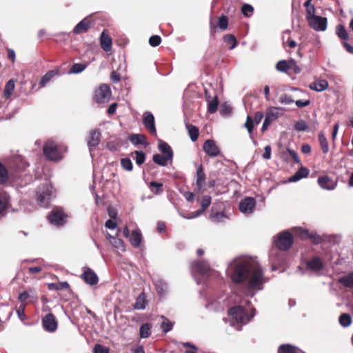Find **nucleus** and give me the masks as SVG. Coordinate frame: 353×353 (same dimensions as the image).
I'll use <instances>...</instances> for the list:
<instances>
[{
	"instance_id": "nucleus-45",
	"label": "nucleus",
	"mask_w": 353,
	"mask_h": 353,
	"mask_svg": "<svg viewBox=\"0 0 353 353\" xmlns=\"http://www.w3.org/2000/svg\"><path fill=\"white\" fill-rule=\"evenodd\" d=\"M87 68L86 64L74 63L69 70V74H78L83 72Z\"/></svg>"
},
{
	"instance_id": "nucleus-48",
	"label": "nucleus",
	"mask_w": 353,
	"mask_h": 353,
	"mask_svg": "<svg viewBox=\"0 0 353 353\" xmlns=\"http://www.w3.org/2000/svg\"><path fill=\"white\" fill-rule=\"evenodd\" d=\"M14 162L17 164V170H24L27 166H28V164L26 163V161L20 157H15Z\"/></svg>"
},
{
	"instance_id": "nucleus-33",
	"label": "nucleus",
	"mask_w": 353,
	"mask_h": 353,
	"mask_svg": "<svg viewBox=\"0 0 353 353\" xmlns=\"http://www.w3.org/2000/svg\"><path fill=\"white\" fill-rule=\"evenodd\" d=\"M319 141L323 154H327L329 152V145L327 140L323 132L319 134Z\"/></svg>"
},
{
	"instance_id": "nucleus-53",
	"label": "nucleus",
	"mask_w": 353,
	"mask_h": 353,
	"mask_svg": "<svg viewBox=\"0 0 353 353\" xmlns=\"http://www.w3.org/2000/svg\"><path fill=\"white\" fill-rule=\"evenodd\" d=\"M154 285L159 293H163L167 288V284L162 280H157Z\"/></svg>"
},
{
	"instance_id": "nucleus-20",
	"label": "nucleus",
	"mask_w": 353,
	"mask_h": 353,
	"mask_svg": "<svg viewBox=\"0 0 353 353\" xmlns=\"http://www.w3.org/2000/svg\"><path fill=\"white\" fill-rule=\"evenodd\" d=\"M28 299H30L31 301H36L38 299L35 289L28 288L27 290L24 291L19 295V300L21 302L26 301Z\"/></svg>"
},
{
	"instance_id": "nucleus-17",
	"label": "nucleus",
	"mask_w": 353,
	"mask_h": 353,
	"mask_svg": "<svg viewBox=\"0 0 353 353\" xmlns=\"http://www.w3.org/2000/svg\"><path fill=\"white\" fill-rule=\"evenodd\" d=\"M192 271L201 274L207 275L210 271L209 264L205 261H199L192 264Z\"/></svg>"
},
{
	"instance_id": "nucleus-37",
	"label": "nucleus",
	"mask_w": 353,
	"mask_h": 353,
	"mask_svg": "<svg viewBox=\"0 0 353 353\" xmlns=\"http://www.w3.org/2000/svg\"><path fill=\"white\" fill-rule=\"evenodd\" d=\"M299 349L290 344L281 345L279 348V353H298Z\"/></svg>"
},
{
	"instance_id": "nucleus-51",
	"label": "nucleus",
	"mask_w": 353,
	"mask_h": 353,
	"mask_svg": "<svg viewBox=\"0 0 353 353\" xmlns=\"http://www.w3.org/2000/svg\"><path fill=\"white\" fill-rule=\"evenodd\" d=\"M279 102L282 104H291L294 102L292 96L283 94H281L279 97Z\"/></svg>"
},
{
	"instance_id": "nucleus-9",
	"label": "nucleus",
	"mask_w": 353,
	"mask_h": 353,
	"mask_svg": "<svg viewBox=\"0 0 353 353\" xmlns=\"http://www.w3.org/2000/svg\"><path fill=\"white\" fill-rule=\"evenodd\" d=\"M256 207V201L252 197H246L239 203V210L243 214H251Z\"/></svg>"
},
{
	"instance_id": "nucleus-18",
	"label": "nucleus",
	"mask_w": 353,
	"mask_h": 353,
	"mask_svg": "<svg viewBox=\"0 0 353 353\" xmlns=\"http://www.w3.org/2000/svg\"><path fill=\"white\" fill-rule=\"evenodd\" d=\"M81 277L87 284L90 285H96L99 281L97 275L90 268L84 271Z\"/></svg>"
},
{
	"instance_id": "nucleus-36",
	"label": "nucleus",
	"mask_w": 353,
	"mask_h": 353,
	"mask_svg": "<svg viewBox=\"0 0 353 353\" xmlns=\"http://www.w3.org/2000/svg\"><path fill=\"white\" fill-rule=\"evenodd\" d=\"M152 325L150 323L143 324L139 329L140 337L142 339L148 338L151 333Z\"/></svg>"
},
{
	"instance_id": "nucleus-40",
	"label": "nucleus",
	"mask_w": 353,
	"mask_h": 353,
	"mask_svg": "<svg viewBox=\"0 0 353 353\" xmlns=\"http://www.w3.org/2000/svg\"><path fill=\"white\" fill-rule=\"evenodd\" d=\"M110 243L114 248L117 249H119L121 251H125V250L123 241L117 236L112 238V239L110 241Z\"/></svg>"
},
{
	"instance_id": "nucleus-63",
	"label": "nucleus",
	"mask_w": 353,
	"mask_h": 353,
	"mask_svg": "<svg viewBox=\"0 0 353 353\" xmlns=\"http://www.w3.org/2000/svg\"><path fill=\"white\" fill-rule=\"evenodd\" d=\"M105 226L108 229H115L117 226V224L115 221H112V219H108L105 223Z\"/></svg>"
},
{
	"instance_id": "nucleus-58",
	"label": "nucleus",
	"mask_w": 353,
	"mask_h": 353,
	"mask_svg": "<svg viewBox=\"0 0 353 353\" xmlns=\"http://www.w3.org/2000/svg\"><path fill=\"white\" fill-rule=\"evenodd\" d=\"M161 41V39L158 35H153L149 39V43L153 47L158 46Z\"/></svg>"
},
{
	"instance_id": "nucleus-60",
	"label": "nucleus",
	"mask_w": 353,
	"mask_h": 353,
	"mask_svg": "<svg viewBox=\"0 0 353 353\" xmlns=\"http://www.w3.org/2000/svg\"><path fill=\"white\" fill-rule=\"evenodd\" d=\"M315 15V8L314 6H310L306 8V19L307 21L311 19L312 17H316Z\"/></svg>"
},
{
	"instance_id": "nucleus-19",
	"label": "nucleus",
	"mask_w": 353,
	"mask_h": 353,
	"mask_svg": "<svg viewBox=\"0 0 353 353\" xmlns=\"http://www.w3.org/2000/svg\"><path fill=\"white\" fill-rule=\"evenodd\" d=\"M100 132L97 130H92L90 132L88 137V145L91 151L92 148H95L100 142Z\"/></svg>"
},
{
	"instance_id": "nucleus-30",
	"label": "nucleus",
	"mask_w": 353,
	"mask_h": 353,
	"mask_svg": "<svg viewBox=\"0 0 353 353\" xmlns=\"http://www.w3.org/2000/svg\"><path fill=\"white\" fill-rule=\"evenodd\" d=\"M153 161L161 166H165L168 164L169 161H172L170 158H168L165 155H161L159 154H156L153 155L152 157Z\"/></svg>"
},
{
	"instance_id": "nucleus-41",
	"label": "nucleus",
	"mask_w": 353,
	"mask_h": 353,
	"mask_svg": "<svg viewBox=\"0 0 353 353\" xmlns=\"http://www.w3.org/2000/svg\"><path fill=\"white\" fill-rule=\"evenodd\" d=\"M339 323L341 326L346 327L352 323V318L350 314L344 313L339 316Z\"/></svg>"
},
{
	"instance_id": "nucleus-52",
	"label": "nucleus",
	"mask_w": 353,
	"mask_h": 353,
	"mask_svg": "<svg viewBox=\"0 0 353 353\" xmlns=\"http://www.w3.org/2000/svg\"><path fill=\"white\" fill-rule=\"evenodd\" d=\"M219 27L223 30H225L227 29L228 26V17L223 15L219 19L218 22Z\"/></svg>"
},
{
	"instance_id": "nucleus-32",
	"label": "nucleus",
	"mask_w": 353,
	"mask_h": 353,
	"mask_svg": "<svg viewBox=\"0 0 353 353\" xmlns=\"http://www.w3.org/2000/svg\"><path fill=\"white\" fill-rule=\"evenodd\" d=\"M9 196L4 191H0V213L3 212L8 207Z\"/></svg>"
},
{
	"instance_id": "nucleus-46",
	"label": "nucleus",
	"mask_w": 353,
	"mask_h": 353,
	"mask_svg": "<svg viewBox=\"0 0 353 353\" xmlns=\"http://www.w3.org/2000/svg\"><path fill=\"white\" fill-rule=\"evenodd\" d=\"M244 127L247 129L250 136V138L252 139V134L254 129V121L252 118L249 115L246 118V121L244 123Z\"/></svg>"
},
{
	"instance_id": "nucleus-62",
	"label": "nucleus",
	"mask_w": 353,
	"mask_h": 353,
	"mask_svg": "<svg viewBox=\"0 0 353 353\" xmlns=\"http://www.w3.org/2000/svg\"><path fill=\"white\" fill-rule=\"evenodd\" d=\"M263 158L265 159H270L271 158V147L270 145H266L264 148Z\"/></svg>"
},
{
	"instance_id": "nucleus-7",
	"label": "nucleus",
	"mask_w": 353,
	"mask_h": 353,
	"mask_svg": "<svg viewBox=\"0 0 353 353\" xmlns=\"http://www.w3.org/2000/svg\"><path fill=\"white\" fill-rule=\"evenodd\" d=\"M310 27L316 31H325L327 28V18L316 16L308 21Z\"/></svg>"
},
{
	"instance_id": "nucleus-14",
	"label": "nucleus",
	"mask_w": 353,
	"mask_h": 353,
	"mask_svg": "<svg viewBox=\"0 0 353 353\" xmlns=\"http://www.w3.org/2000/svg\"><path fill=\"white\" fill-rule=\"evenodd\" d=\"M42 322L44 329L48 332H54L57 328V321L54 316L51 313L46 315Z\"/></svg>"
},
{
	"instance_id": "nucleus-54",
	"label": "nucleus",
	"mask_w": 353,
	"mask_h": 353,
	"mask_svg": "<svg viewBox=\"0 0 353 353\" xmlns=\"http://www.w3.org/2000/svg\"><path fill=\"white\" fill-rule=\"evenodd\" d=\"M121 165L123 169L131 171L133 168L132 163L131 160L128 158L122 159L121 161Z\"/></svg>"
},
{
	"instance_id": "nucleus-3",
	"label": "nucleus",
	"mask_w": 353,
	"mask_h": 353,
	"mask_svg": "<svg viewBox=\"0 0 353 353\" xmlns=\"http://www.w3.org/2000/svg\"><path fill=\"white\" fill-rule=\"evenodd\" d=\"M43 154L50 161H59L63 156L59 147L52 140H48L43 145Z\"/></svg>"
},
{
	"instance_id": "nucleus-35",
	"label": "nucleus",
	"mask_w": 353,
	"mask_h": 353,
	"mask_svg": "<svg viewBox=\"0 0 353 353\" xmlns=\"http://www.w3.org/2000/svg\"><path fill=\"white\" fill-rule=\"evenodd\" d=\"M186 128L188 129L190 139L192 141H196L199 137V129L196 126L191 124H187Z\"/></svg>"
},
{
	"instance_id": "nucleus-44",
	"label": "nucleus",
	"mask_w": 353,
	"mask_h": 353,
	"mask_svg": "<svg viewBox=\"0 0 353 353\" xmlns=\"http://www.w3.org/2000/svg\"><path fill=\"white\" fill-rule=\"evenodd\" d=\"M145 137L143 134H132L130 137V141L134 145H140L144 143Z\"/></svg>"
},
{
	"instance_id": "nucleus-2",
	"label": "nucleus",
	"mask_w": 353,
	"mask_h": 353,
	"mask_svg": "<svg viewBox=\"0 0 353 353\" xmlns=\"http://www.w3.org/2000/svg\"><path fill=\"white\" fill-rule=\"evenodd\" d=\"M228 314L232 316V320L235 321L238 324L237 330H241V325L248 323L252 317L255 315V310L252 308L250 310V315L246 314V311L242 306H236L231 308L228 311Z\"/></svg>"
},
{
	"instance_id": "nucleus-22",
	"label": "nucleus",
	"mask_w": 353,
	"mask_h": 353,
	"mask_svg": "<svg viewBox=\"0 0 353 353\" xmlns=\"http://www.w3.org/2000/svg\"><path fill=\"white\" fill-rule=\"evenodd\" d=\"M205 96L207 101L208 102V112H210L211 114L214 113L217 110L218 104H219L217 97L215 96L212 99H210L211 97L206 90H205Z\"/></svg>"
},
{
	"instance_id": "nucleus-64",
	"label": "nucleus",
	"mask_w": 353,
	"mask_h": 353,
	"mask_svg": "<svg viewBox=\"0 0 353 353\" xmlns=\"http://www.w3.org/2000/svg\"><path fill=\"white\" fill-rule=\"evenodd\" d=\"M296 106L299 108H303L309 105L310 104V100H305V101H301V100H296L294 101Z\"/></svg>"
},
{
	"instance_id": "nucleus-61",
	"label": "nucleus",
	"mask_w": 353,
	"mask_h": 353,
	"mask_svg": "<svg viewBox=\"0 0 353 353\" xmlns=\"http://www.w3.org/2000/svg\"><path fill=\"white\" fill-rule=\"evenodd\" d=\"M263 116L264 115L262 112H261V111L256 112L254 114V118L252 119L254 123H255L256 124H259L261 121L262 119L263 118Z\"/></svg>"
},
{
	"instance_id": "nucleus-49",
	"label": "nucleus",
	"mask_w": 353,
	"mask_h": 353,
	"mask_svg": "<svg viewBox=\"0 0 353 353\" xmlns=\"http://www.w3.org/2000/svg\"><path fill=\"white\" fill-rule=\"evenodd\" d=\"M163 319L161 327L164 333H167L172 329L173 324L167 319L162 316Z\"/></svg>"
},
{
	"instance_id": "nucleus-39",
	"label": "nucleus",
	"mask_w": 353,
	"mask_h": 353,
	"mask_svg": "<svg viewBox=\"0 0 353 353\" xmlns=\"http://www.w3.org/2000/svg\"><path fill=\"white\" fill-rule=\"evenodd\" d=\"M145 298L144 293L140 294L136 299L134 308L136 310H143L145 307Z\"/></svg>"
},
{
	"instance_id": "nucleus-5",
	"label": "nucleus",
	"mask_w": 353,
	"mask_h": 353,
	"mask_svg": "<svg viewBox=\"0 0 353 353\" xmlns=\"http://www.w3.org/2000/svg\"><path fill=\"white\" fill-rule=\"evenodd\" d=\"M280 110H281L280 108L276 107H270L267 110L265 120L261 128L262 132L266 131L271 123L281 116Z\"/></svg>"
},
{
	"instance_id": "nucleus-26",
	"label": "nucleus",
	"mask_w": 353,
	"mask_h": 353,
	"mask_svg": "<svg viewBox=\"0 0 353 353\" xmlns=\"http://www.w3.org/2000/svg\"><path fill=\"white\" fill-rule=\"evenodd\" d=\"M159 150L163 155H165L168 158L172 159L173 157V152L171 147L165 142L160 141L159 144Z\"/></svg>"
},
{
	"instance_id": "nucleus-21",
	"label": "nucleus",
	"mask_w": 353,
	"mask_h": 353,
	"mask_svg": "<svg viewBox=\"0 0 353 353\" xmlns=\"http://www.w3.org/2000/svg\"><path fill=\"white\" fill-rule=\"evenodd\" d=\"M296 66V62L294 60H281L279 61L276 65V68L278 71L282 72H287L289 70Z\"/></svg>"
},
{
	"instance_id": "nucleus-25",
	"label": "nucleus",
	"mask_w": 353,
	"mask_h": 353,
	"mask_svg": "<svg viewBox=\"0 0 353 353\" xmlns=\"http://www.w3.org/2000/svg\"><path fill=\"white\" fill-rule=\"evenodd\" d=\"M101 46L106 52L110 51L112 48V39L104 32L101 35Z\"/></svg>"
},
{
	"instance_id": "nucleus-6",
	"label": "nucleus",
	"mask_w": 353,
	"mask_h": 353,
	"mask_svg": "<svg viewBox=\"0 0 353 353\" xmlns=\"http://www.w3.org/2000/svg\"><path fill=\"white\" fill-rule=\"evenodd\" d=\"M293 243V238L292 234L287 231L283 232L279 234L278 239L276 241V246L280 250H288Z\"/></svg>"
},
{
	"instance_id": "nucleus-31",
	"label": "nucleus",
	"mask_w": 353,
	"mask_h": 353,
	"mask_svg": "<svg viewBox=\"0 0 353 353\" xmlns=\"http://www.w3.org/2000/svg\"><path fill=\"white\" fill-rule=\"evenodd\" d=\"M339 281L346 288H353V273H350L339 278Z\"/></svg>"
},
{
	"instance_id": "nucleus-10",
	"label": "nucleus",
	"mask_w": 353,
	"mask_h": 353,
	"mask_svg": "<svg viewBox=\"0 0 353 353\" xmlns=\"http://www.w3.org/2000/svg\"><path fill=\"white\" fill-rule=\"evenodd\" d=\"M111 91L107 85H101L95 92V99L99 103H104L109 100Z\"/></svg>"
},
{
	"instance_id": "nucleus-27",
	"label": "nucleus",
	"mask_w": 353,
	"mask_h": 353,
	"mask_svg": "<svg viewBox=\"0 0 353 353\" xmlns=\"http://www.w3.org/2000/svg\"><path fill=\"white\" fill-rule=\"evenodd\" d=\"M130 241L134 248L140 247L142 241V235L138 230H133L130 236Z\"/></svg>"
},
{
	"instance_id": "nucleus-43",
	"label": "nucleus",
	"mask_w": 353,
	"mask_h": 353,
	"mask_svg": "<svg viewBox=\"0 0 353 353\" xmlns=\"http://www.w3.org/2000/svg\"><path fill=\"white\" fill-rule=\"evenodd\" d=\"M336 34L338 37L344 41L349 39L348 33L343 25H339L336 28Z\"/></svg>"
},
{
	"instance_id": "nucleus-12",
	"label": "nucleus",
	"mask_w": 353,
	"mask_h": 353,
	"mask_svg": "<svg viewBox=\"0 0 353 353\" xmlns=\"http://www.w3.org/2000/svg\"><path fill=\"white\" fill-rule=\"evenodd\" d=\"M203 149L204 152L210 157H217L220 150L216 143L213 140H207L203 144Z\"/></svg>"
},
{
	"instance_id": "nucleus-59",
	"label": "nucleus",
	"mask_w": 353,
	"mask_h": 353,
	"mask_svg": "<svg viewBox=\"0 0 353 353\" xmlns=\"http://www.w3.org/2000/svg\"><path fill=\"white\" fill-rule=\"evenodd\" d=\"M93 351L94 353H109V349L100 344L95 345Z\"/></svg>"
},
{
	"instance_id": "nucleus-4",
	"label": "nucleus",
	"mask_w": 353,
	"mask_h": 353,
	"mask_svg": "<svg viewBox=\"0 0 353 353\" xmlns=\"http://www.w3.org/2000/svg\"><path fill=\"white\" fill-rule=\"evenodd\" d=\"M52 194V187L46 183L38 187L37 195V201L42 207L47 208L50 203Z\"/></svg>"
},
{
	"instance_id": "nucleus-24",
	"label": "nucleus",
	"mask_w": 353,
	"mask_h": 353,
	"mask_svg": "<svg viewBox=\"0 0 353 353\" xmlns=\"http://www.w3.org/2000/svg\"><path fill=\"white\" fill-rule=\"evenodd\" d=\"M307 267L310 270L318 272L323 268V265L319 257H315L307 262Z\"/></svg>"
},
{
	"instance_id": "nucleus-56",
	"label": "nucleus",
	"mask_w": 353,
	"mask_h": 353,
	"mask_svg": "<svg viewBox=\"0 0 353 353\" xmlns=\"http://www.w3.org/2000/svg\"><path fill=\"white\" fill-rule=\"evenodd\" d=\"M295 234L299 236L301 239L309 238L308 231L301 228H297L294 229Z\"/></svg>"
},
{
	"instance_id": "nucleus-23",
	"label": "nucleus",
	"mask_w": 353,
	"mask_h": 353,
	"mask_svg": "<svg viewBox=\"0 0 353 353\" xmlns=\"http://www.w3.org/2000/svg\"><path fill=\"white\" fill-rule=\"evenodd\" d=\"M328 87V82L327 80L321 79L311 83L309 88L316 92H322L326 90Z\"/></svg>"
},
{
	"instance_id": "nucleus-47",
	"label": "nucleus",
	"mask_w": 353,
	"mask_h": 353,
	"mask_svg": "<svg viewBox=\"0 0 353 353\" xmlns=\"http://www.w3.org/2000/svg\"><path fill=\"white\" fill-rule=\"evenodd\" d=\"M294 129L298 132H304L307 130L308 125L305 121L301 119L295 123Z\"/></svg>"
},
{
	"instance_id": "nucleus-28",
	"label": "nucleus",
	"mask_w": 353,
	"mask_h": 353,
	"mask_svg": "<svg viewBox=\"0 0 353 353\" xmlns=\"http://www.w3.org/2000/svg\"><path fill=\"white\" fill-rule=\"evenodd\" d=\"M309 174V170L306 168H301L292 177L290 178L289 181L295 182L304 177L307 176Z\"/></svg>"
},
{
	"instance_id": "nucleus-8",
	"label": "nucleus",
	"mask_w": 353,
	"mask_h": 353,
	"mask_svg": "<svg viewBox=\"0 0 353 353\" xmlns=\"http://www.w3.org/2000/svg\"><path fill=\"white\" fill-rule=\"evenodd\" d=\"M48 220L52 224L57 226L62 225L65 223V214L61 209L55 208L49 214Z\"/></svg>"
},
{
	"instance_id": "nucleus-55",
	"label": "nucleus",
	"mask_w": 353,
	"mask_h": 353,
	"mask_svg": "<svg viewBox=\"0 0 353 353\" xmlns=\"http://www.w3.org/2000/svg\"><path fill=\"white\" fill-rule=\"evenodd\" d=\"M253 10H254L253 7L250 4L245 3L242 6V8H241L242 13L246 17H250V15H252Z\"/></svg>"
},
{
	"instance_id": "nucleus-15",
	"label": "nucleus",
	"mask_w": 353,
	"mask_h": 353,
	"mask_svg": "<svg viewBox=\"0 0 353 353\" xmlns=\"http://www.w3.org/2000/svg\"><path fill=\"white\" fill-rule=\"evenodd\" d=\"M143 123L145 127L153 134H157L154 125V117L150 112H145L143 114Z\"/></svg>"
},
{
	"instance_id": "nucleus-16",
	"label": "nucleus",
	"mask_w": 353,
	"mask_h": 353,
	"mask_svg": "<svg viewBox=\"0 0 353 353\" xmlns=\"http://www.w3.org/2000/svg\"><path fill=\"white\" fill-rule=\"evenodd\" d=\"M318 183L325 190H333L336 187L337 181L331 179L328 176H323L319 177Z\"/></svg>"
},
{
	"instance_id": "nucleus-11",
	"label": "nucleus",
	"mask_w": 353,
	"mask_h": 353,
	"mask_svg": "<svg viewBox=\"0 0 353 353\" xmlns=\"http://www.w3.org/2000/svg\"><path fill=\"white\" fill-rule=\"evenodd\" d=\"M92 23V20L91 15H89L85 17L83 20H81L79 23L76 25V26L73 29V32L74 34H79L81 32H87L90 28L91 24Z\"/></svg>"
},
{
	"instance_id": "nucleus-57",
	"label": "nucleus",
	"mask_w": 353,
	"mask_h": 353,
	"mask_svg": "<svg viewBox=\"0 0 353 353\" xmlns=\"http://www.w3.org/2000/svg\"><path fill=\"white\" fill-rule=\"evenodd\" d=\"M135 161L137 165H141L145 161V154L142 151H135Z\"/></svg>"
},
{
	"instance_id": "nucleus-1",
	"label": "nucleus",
	"mask_w": 353,
	"mask_h": 353,
	"mask_svg": "<svg viewBox=\"0 0 353 353\" xmlns=\"http://www.w3.org/2000/svg\"><path fill=\"white\" fill-rule=\"evenodd\" d=\"M232 271L231 279L234 283L248 281L245 289L248 296L253 297L263 288L267 281L260 265L252 259L239 257L234 259L229 265Z\"/></svg>"
},
{
	"instance_id": "nucleus-38",
	"label": "nucleus",
	"mask_w": 353,
	"mask_h": 353,
	"mask_svg": "<svg viewBox=\"0 0 353 353\" xmlns=\"http://www.w3.org/2000/svg\"><path fill=\"white\" fill-rule=\"evenodd\" d=\"M14 87L15 85L14 80L10 79L6 83L4 89V96L6 98L8 99L11 96L14 90Z\"/></svg>"
},
{
	"instance_id": "nucleus-29",
	"label": "nucleus",
	"mask_w": 353,
	"mask_h": 353,
	"mask_svg": "<svg viewBox=\"0 0 353 353\" xmlns=\"http://www.w3.org/2000/svg\"><path fill=\"white\" fill-rule=\"evenodd\" d=\"M205 181V174L201 165H200L196 170V185L199 190H200Z\"/></svg>"
},
{
	"instance_id": "nucleus-34",
	"label": "nucleus",
	"mask_w": 353,
	"mask_h": 353,
	"mask_svg": "<svg viewBox=\"0 0 353 353\" xmlns=\"http://www.w3.org/2000/svg\"><path fill=\"white\" fill-rule=\"evenodd\" d=\"M57 74V72L50 70L41 79L39 82V87L43 88L50 80Z\"/></svg>"
},
{
	"instance_id": "nucleus-42",
	"label": "nucleus",
	"mask_w": 353,
	"mask_h": 353,
	"mask_svg": "<svg viewBox=\"0 0 353 353\" xmlns=\"http://www.w3.org/2000/svg\"><path fill=\"white\" fill-rule=\"evenodd\" d=\"M225 42L230 45V50H233L237 45V41L234 35L233 34H225L223 37Z\"/></svg>"
},
{
	"instance_id": "nucleus-50",
	"label": "nucleus",
	"mask_w": 353,
	"mask_h": 353,
	"mask_svg": "<svg viewBox=\"0 0 353 353\" xmlns=\"http://www.w3.org/2000/svg\"><path fill=\"white\" fill-rule=\"evenodd\" d=\"M8 174L5 166L0 163V183L3 184L7 181Z\"/></svg>"
},
{
	"instance_id": "nucleus-13",
	"label": "nucleus",
	"mask_w": 353,
	"mask_h": 353,
	"mask_svg": "<svg viewBox=\"0 0 353 353\" xmlns=\"http://www.w3.org/2000/svg\"><path fill=\"white\" fill-rule=\"evenodd\" d=\"M211 203V197L210 196L205 195L202 197L201 199V208L196 210V212H191L189 216H183L185 219H193L195 217L199 216V215L202 214L203 212L209 207V205Z\"/></svg>"
}]
</instances>
